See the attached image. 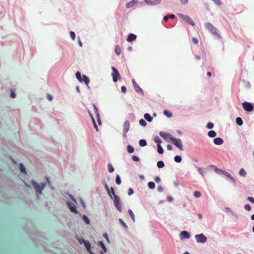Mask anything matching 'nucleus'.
Wrapping results in <instances>:
<instances>
[{
	"label": "nucleus",
	"instance_id": "nucleus-1",
	"mask_svg": "<svg viewBox=\"0 0 254 254\" xmlns=\"http://www.w3.org/2000/svg\"><path fill=\"white\" fill-rule=\"evenodd\" d=\"M205 27L213 35L216 36L218 38H221L220 35L217 32V29L213 26V25L210 23H206Z\"/></svg>",
	"mask_w": 254,
	"mask_h": 254
},
{
	"label": "nucleus",
	"instance_id": "nucleus-2",
	"mask_svg": "<svg viewBox=\"0 0 254 254\" xmlns=\"http://www.w3.org/2000/svg\"><path fill=\"white\" fill-rule=\"evenodd\" d=\"M31 184L35 189L37 194H41L42 193V190L45 187V184L44 183H41L39 185L34 181H32L31 182Z\"/></svg>",
	"mask_w": 254,
	"mask_h": 254
},
{
	"label": "nucleus",
	"instance_id": "nucleus-3",
	"mask_svg": "<svg viewBox=\"0 0 254 254\" xmlns=\"http://www.w3.org/2000/svg\"><path fill=\"white\" fill-rule=\"evenodd\" d=\"M171 142L175 146L178 147L181 150H184L183 145L180 139L173 137V138H172Z\"/></svg>",
	"mask_w": 254,
	"mask_h": 254
},
{
	"label": "nucleus",
	"instance_id": "nucleus-4",
	"mask_svg": "<svg viewBox=\"0 0 254 254\" xmlns=\"http://www.w3.org/2000/svg\"><path fill=\"white\" fill-rule=\"evenodd\" d=\"M112 76L114 82H117L118 78H120L121 76L118 70L114 66L112 67Z\"/></svg>",
	"mask_w": 254,
	"mask_h": 254
},
{
	"label": "nucleus",
	"instance_id": "nucleus-5",
	"mask_svg": "<svg viewBox=\"0 0 254 254\" xmlns=\"http://www.w3.org/2000/svg\"><path fill=\"white\" fill-rule=\"evenodd\" d=\"M179 16L183 21L188 22V23L192 26L194 25V23L193 22V20L189 16L187 15H184L182 14H179Z\"/></svg>",
	"mask_w": 254,
	"mask_h": 254
},
{
	"label": "nucleus",
	"instance_id": "nucleus-6",
	"mask_svg": "<svg viewBox=\"0 0 254 254\" xmlns=\"http://www.w3.org/2000/svg\"><path fill=\"white\" fill-rule=\"evenodd\" d=\"M242 106L244 109L247 112H251L254 109L253 105L247 102H244L242 103Z\"/></svg>",
	"mask_w": 254,
	"mask_h": 254
},
{
	"label": "nucleus",
	"instance_id": "nucleus-7",
	"mask_svg": "<svg viewBox=\"0 0 254 254\" xmlns=\"http://www.w3.org/2000/svg\"><path fill=\"white\" fill-rule=\"evenodd\" d=\"M159 135L167 141H171L172 138H173L171 134L164 131H160L159 132Z\"/></svg>",
	"mask_w": 254,
	"mask_h": 254
},
{
	"label": "nucleus",
	"instance_id": "nucleus-8",
	"mask_svg": "<svg viewBox=\"0 0 254 254\" xmlns=\"http://www.w3.org/2000/svg\"><path fill=\"white\" fill-rule=\"evenodd\" d=\"M123 135L125 137L127 136V133L128 132L130 127V123L129 121H126L124 122L123 125Z\"/></svg>",
	"mask_w": 254,
	"mask_h": 254
},
{
	"label": "nucleus",
	"instance_id": "nucleus-9",
	"mask_svg": "<svg viewBox=\"0 0 254 254\" xmlns=\"http://www.w3.org/2000/svg\"><path fill=\"white\" fill-rule=\"evenodd\" d=\"M114 202L117 209L120 212H122L121 206L120 203V198L118 195H115Z\"/></svg>",
	"mask_w": 254,
	"mask_h": 254
},
{
	"label": "nucleus",
	"instance_id": "nucleus-10",
	"mask_svg": "<svg viewBox=\"0 0 254 254\" xmlns=\"http://www.w3.org/2000/svg\"><path fill=\"white\" fill-rule=\"evenodd\" d=\"M195 239L198 243H203L206 242L207 238L202 234L199 235H196L195 236Z\"/></svg>",
	"mask_w": 254,
	"mask_h": 254
},
{
	"label": "nucleus",
	"instance_id": "nucleus-11",
	"mask_svg": "<svg viewBox=\"0 0 254 254\" xmlns=\"http://www.w3.org/2000/svg\"><path fill=\"white\" fill-rule=\"evenodd\" d=\"M215 171L218 172L220 174H223V175L227 176V177L229 178L231 180L234 181V178L231 176V175L229 173H228L227 172H226V171H224V170H221V169H217V168H216L215 169Z\"/></svg>",
	"mask_w": 254,
	"mask_h": 254
},
{
	"label": "nucleus",
	"instance_id": "nucleus-12",
	"mask_svg": "<svg viewBox=\"0 0 254 254\" xmlns=\"http://www.w3.org/2000/svg\"><path fill=\"white\" fill-rule=\"evenodd\" d=\"M132 83L135 89V91L138 93L143 92L142 89L138 85L134 79L132 80Z\"/></svg>",
	"mask_w": 254,
	"mask_h": 254
},
{
	"label": "nucleus",
	"instance_id": "nucleus-13",
	"mask_svg": "<svg viewBox=\"0 0 254 254\" xmlns=\"http://www.w3.org/2000/svg\"><path fill=\"white\" fill-rule=\"evenodd\" d=\"M82 240L87 251L89 253L91 252V245L90 243L88 241H85L84 239H82Z\"/></svg>",
	"mask_w": 254,
	"mask_h": 254
},
{
	"label": "nucleus",
	"instance_id": "nucleus-14",
	"mask_svg": "<svg viewBox=\"0 0 254 254\" xmlns=\"http://www.w3.org/2000/svg\"><path fill=\"white\" fill-rule=\"evenodd\" d=\"M213 142L216 145H221L223 143L224 141L221 137H217L214 139Z\"/></svg>",
	"mask_w": 254,
	"mask_h": 254
},
{
	"label": "nucleus",
	"instance_id": "nucleus-15",
	"mask_svg": "<svg viewBox=\"0 0 254 254\" xmlns=\"http://www.w3.org/2000/svg\"><path fill=\"white\" fill-rule=\"evenodd\" d=\"M69 205V208L71 212H73L75 214H77L78 213V211L76 209L75 206L74 204H71L69 203H68Z\"/></svg>",
	"mask_w": 254,
	"mask_h": 254
},
{
	"label": "nucleus",
	"instance_id": "nucleus-16",
	"mask_svg": "<svg viewBox=\"0 0 254 254\" xmlns=\"http://www.w3.org/2000/svg\"><path fill=\"white\" fill-rule=\"evenodd\" d=\"M136 38V36L133 34H129L127 38V42H131L133 40H135Z\"/></svg>",
	"mask_w": 254,
	"mask_h": 254
},
{
	"label": "nucleus",
	"instance_id": "nucleus-17",
	"mask_svg": "<svg viewBox=\"0 0 254 254\" xmlns=\"http://www.w3.org/2000/svg\"><path fill=\"white\" fill-rule=\"evenodd\" d=\"M136 3V2L134 0H132L126 4V7L127 8H130L134 6Z\"/></svg>",
	"mask_w": 254,
	"mask_h": 254
},
{
	"label": "nucleus",
	"instance_id": "nucleus-18",
	"mask_svg": "<svg viewBox=\"0 0 254 254\" xmlns=\"http://www.w3.org/2000/svg\"><path fill=\"white\" fill-rule=\"evenodd\" d=\"M144 118L146 121H147L149 122H151L152 120V118L148 113H146L144 114Z\"/></svg>",
	"mask_w": 254,
	"mask_h": 254
},
{
	"label": "nucleus",
	"instance_id": "nucleus-19",
	"mask_svg": "<svg viewBox=\"0 0 254 254\" xmlns=\"http://www.w3.org/2000/svg\"><path fill=\"white\" fill-rule=\"evenodd\" d=\"M82 81H83L85 84L88 86L89 83V78L85 75H82Z\"/></svg>",
	"mask_w": 254,
	"mask_h": 254
},
{
	"label": "nucleus",
	"instance_id": "nucleus-20",
	"mask_svg": "<svg viewBox=\"0 0 254 254\" xmlns=\"http://www.w3.org/2000/svg\"><path fill=\"white\" fill-rule=\"evenodd\" d=\"M127 151L129 153H132L134 152V148L130 145H128L127 146Z\"/></svg>",
	"mask_w": 254,
	"mask_h": 254
},
{
	"label": "nucleus",
	"instance_id": "nucleus-21",
	"mask_svg": "<svg viewBox=\"0 0 254 254\" xmlns=\"http://www.w3.org/2000/svg\"><path fill=\"white\" fill-rule=\"evenodd\" d=\"M181 235L185 238L188 239L190 238V234L187 231H182L181 232Z\"/></svg>",
	"mask_w": 254,
	"mask_h": 254
},
{
	"label": "nucleus",
	"instance_id": "nucleus-22",
	"mask_svg": "<svg viewBox=\"0 0 254 254\" xmlns=\"http://www.w3.org/2000/svg\"><path fill=\"white\" fill-rule=\"evenodd\" d=\"M93 107L95 114L96 115V117L98 118L99 116H100L98 109L97 107L95 106V104L93 105Z\"/></svg>",
	"mask_w": 254,
	"mask_h": 254
},
{
	"label": "nucleus",
	"instance_id": "nucleus-23",
	"mask_svg": "<svg viewBox=\"0 0 254 254\" xmlns=\"http://www.w3.org/2000/svg\"><path fill=\"white\" fill-rule=\"evenodd\" d=\"M89 113L90 116L92 118V120L93 121L94 127L95 128L96 131H98V128L96 124L95 120H94L93 116L92 115L91 113L89 111Z\"/></svg>",
	"mask_w": 254,
	"mask_h": 254
},
{
	"label": "nucleus",
	"instance_id": "nucleus-24",
	"mask_svg": "<svg viewBox=\"0 0 254 254\" xmlns=\"http://www.w3.org/2000/svg\"><path fill=\"white\" fill-rule=\"evenodd\" d=\"M208 135L210 137H214L216 135V133L214 130H210L208 132Z\"/></svg>",
	"mask_w": 254,
	"mask_h": 254
},
{
	"label": "nucleus",
	"instance_id": "nucleus-25",
	"mask_svg": "<svg viewBox=\"0 0 254 254\" xmlns=\"http://www.w3.org/2000/svg\"><path fill=\"white\" fill-rule=\"evenodd\" d=\"M139 144L140 146L143 147L146 145L147 142L144 139H140L139 141Z\"/></svg>",
	"mask_w": 254,
	"mask_h": 254
},
{
	"label": "nucleus",
	"instance_id": "nucleus-26",
	"mask_svg": "<svg viewBox=\"0 0 254 254\" xmlns=\"http://www.w3.org/2000/svg\"><path fill=\"white\" fill-rule=\"evenodd\" d=\"M236 123L240 126H242L243 123L242 119L240 117H237L236 119Z\"/></svg>",
	"mask_w": 254,
	"mask_h": 254
},
{
	"label": "nucleus",
	"instance_id": "nucleus-27",
	"mask_svg": "<svg viewBox=\"0 0 254 254\" xmlns=\"http://www.w3.org/2000/svg\"><path fill=\"white\" fill-rule=\"evenodd\" d=\"M239 174L241 176L245 177L246 176V172L244 169H241L239 171Z\"/></svg>",
	"mask_w": 254,
	"mask_h": 254
},
{
	"label": "nucleus",
	"instance_id": "nucleus-28",
	"mask_svg": "<svg viewBox=\"0 0 254 254\" xmlns=\"http://www.w3.org/2000/svg\"><path fill=\"white\" fill-rule=\"evenodd\" d=\"M175 17V15L174 14H171V15H166L164 17V19L165 21H167L168 20V19L170 18H172V19H173Z\"/></svg>",
	"mask_w": 254,
	"mask_h": 254
},
{
	"label": "nucleus",
	"instance_id": "nucleus-29",
	"mask_svg": "<svg viewBox=\"0 0 254 254\" xmlns=\"http://www.w3.org/2000/svg\"><path fill=\"white\" fill-rule=\"evenodd\" d=\"M128 212L129 215L131 217L132 220H133V221L135 222L134 215V214H133V212L132 211V210L131 209H128Z\"/></svg>",
	"mask_w": 254,
	"mask_h": 254
},
{
	"label": "nucleus",
	"instance_id": "nucleus-30",
	"mask_svg": "<svg viewBox=\"0 0 254 254\" xmlns=\"http://www.w3.org/2000/svg\"><path fill=\"white\" fill-rule=\"evenodd\" d=\"M157 167L159 168H162L164 167V163L162 161H159L157 163Z\"/></svg>",
	"mask_w": 254,
	"mask_h": 254
},
{
	"label": "nucleus",
	"instance_id": "nucleus-31",
	"mask_svg": "<svg viewBox=\"0 0 254 254\" xmlns=\"http://www.w3.org/2000/svg\"><path fill=\"white\" fill-rule=\"evenodd\" d=\"M82 219L86 224H89L90 223V220L88 217L86 216V215H84L82 216Z\"/></svg>",
	"mask_w": 254,
	"mask_h": 254
},
{
	"label": "nucleus",
	"instance_id": "nucleus-32",
	"mask_svg": "<svg viewBox=\"0 0 254 254\" xmlns=\"http://www.w3.org/2000/svg\"><path fill=\"white\" fill-rule=\"evenodd\" d=\"M75 75H76V78L80 82H81L82 81V77H81V74H80V72L79 71H77L76 74H75Z\"/></svg>",
	"mask_w": 254,
	"mask_h": 254
},
{
	"label": "nucleus",
	"instance_id": "nucleus-33",
	"mask_svg": "<svg viewBox=\"0 0 254 254\" xmlns=\"http://www.w3.org/2000/svg\"><path fill=\"white\" fill-rule=\"evenodd\" d=\"M154 141L157 143V145H160L161 143V140L158 136H156L154 137Z\"/></svg>",
	"mask_w": 254,
	"mask_h": 254
},
{
	"label": "nucleus",
	"instance_id": "nucleus-34",
	"mask_svg": "<svg viewBox=\"0 0 254 254\" xmlns=\"http://www.w3.org/2000/svg\"><path fill=\"white\" fill-rule=\"evenodd\" d=\"M157 151L159 154H162L164 152V150L161 147V145H157Z\"/></svg>",
	"mask_w": 254,
	"mask_h": 254
},
{
	"label": "nucleus",
	"instance_id": "nucleus-35",
	"mask_svg": "<svg viewBox=\"0 0 254 254\" xmlns=\"http://www.w3.org/2000/svg\"><path fill=\"white\" fill-rule=\"evenodd\" d=\"M148 187L151 189H154L155 187V185L154 182H150L148 184Z\"/></svg>",
	"mask_w": 254,
	"mask_h": 254
},
{
	"label": "nucleus",
	"instance_id": "nucleus-36",
	"mask_svg": "<svg viewBox=\"0 0 254 254\" xmlns=\"http://www.w3.org/2000/svg\"><path fill=\"white\" fill-rule=\"evenodd\" d=\"M20 170L22 173H26L25 168L22 163L20 164Z\"/></svg>",
	"mask_w": 254,
	"mask_h": 254
},
{
	"label": "nucleus",
	"instance_id": "nucleus-37",
	"mask_svg": "<svg viewBox=\"0 0 254 254\" xmlns=\"http://www.w3.org/2000/svg\"><path fill=\"white\" fill-rule=\"evenodd\" d=\"M115 52L118 55H119L121 54V49L119 45H117L116 46Z\"/></svg>",
	"mask_w": 254,
	"mask_h": 254
},
{
	"label": "nucleus",
	"instance_id": "nucleus-38",
	"mask_svg": "<svg viewBox=\"0 0 254 254\" xmlns=\"http://www.w3.org/2000/svg\"><path fill=\"white\" fill-rule=\"evenodd\" d=\"M174 160L177 163H180L182 161V157L180 156H176L174 157Z\"/></svg>",
	"mask_w": 254,
	"mask_h": 254
},
{
	"label": "nucleus",
	"instance_id": "nucleus-39",
	"mask_svg": "<svg viewBox=\"0 0 254 254\" xmlns=\"http://www.w3.org/2000/svg\"><path fill=\"white\" fill-rule=\"evenodd\" d=\"M119 220L120 223L122 224V225L124 227H125L126 229H127L128 228V227L127 225V224H126V223L121 218H120Z\"/></svg>",
	"mask_w": 254,
	"mask_h": 254
},
{
	"label": "nucleus",
	"instance_id": "nucleus-40",
	"mask_svg": "<svg viewBox=\"0 0 254 254\" xmlns=\"http://www.w3.org/2000/svg\"><path fill=\"white\" fill-rule=\"evenodd\" d=\"M164 114L168 118H170L172 116V113L167 110L164 111Z\"/></svg>",
	"mask_w": 254,
	"mask_h": 254
},
{
	"label": "nucleus",
	"instance_id": "nucleus-41",
	"mask_svg": "<svg viewBox=\"0 0 254 254\" xmlns=\"http://www.w3.org/2000/svg\"><path fill=\"white\" fill-rule=\"evenodd\" d=\"M108 171L110 173H112L114 172V169L111 164H109L108 165Z\"/></svg>",
	"mask_w": 254,
	"mask_h": 254
},
{
	"label": "nucleus",
	"instance_id": "nucleus-42",
	"mask_svg": "<svg viewBox=\"0 0 254 254\" xmlns=\"http://www.w3.org/2000/svg\"><path fill=\"white\" fill-rule=\"evenodd\" d=\"M104 187L106 190V191L108 192V193H109V195L112 197L111 194V192H110V189L109 188V187L108 186L107 184H104Z\"/></svg>",
	"mask_w": 254,
	"mask_h": 254
},
{
	"label": "nucleus",
	"instance_id": "nucleus-43",
	"mask_svg": "<svg viewBox=\"0 0 254 254\" xmlns=\"http://www.w3.org/2000/svg\"><path fill=\"white\" fill-rule=\"evenodd\" d=\"M139 124L142 127H145L147 124L146 122L143 119L140 120L139 121Z\"/></svg>",
	"mask_w": 254,
	"mask_h": 254
},
{
	"label": "nucleus",
	"instance_id": "nucleus-44",
	"mask_svg": "<svg viewBox=\"0 0 254 254\" xmlns=\"http://www.w3.org/2000/svg\"><path fill=\"white\" fill-rule=\"evenodd\" d=\"M116 183H117V184L118 185H120L121 183V178L119 176V175H117L116 176Z\"/></svg>",
	"mask_w": 254,
	"mask_h": 254
},
{
	"label": "nucleus",
	"instance_id": "nucleus-45",
	"mask_svg": "<svg viewBox=\"0 0 254 254\" xmlns=\"http://www.w3.org/2000/svg\"><path fill=\"white\" fill-rule=\"evenodd\" d=\"M194 196L196 198H199L201 196V193L198 191H195L194 192Z\"/></svg>",
	"mask_w": 254,
	"mask_h": 254
},
{
	"label": "nucleus",
	"instance_id": "nucleus-46",
	"mask_svg": "<svg viewBox=\"0 0 254 254\" xmlns=\"http://www.w3.org/2000/svg\"><path fill=\"white\" fill-rule=\"evenodd\" d=\"M99 245L101 246V247H102L103 250L104 251V252H106L107 249H106V248L105 245L104 244V243L102 241H100Z\"/></svg>",
	"mask_w": 254,
	"mask_h": 254
},
{
	"label": "nucleus",
	"instance_id": "nucleus-47",
	"mask_svg": "<svg viewBox=\"0 0 254 254\" xmlns=\"http://www.w3.org/2000/svg\"><path fill=\"white\" fill-rule=\"evenodd\" d=\"M214 127V125L213 123H208L207 125H206V127L208 128V129H211L213 127Z\"/></svg>",
	"mask_w": 254,
	"mask_h": 254
},
{
	"label": "nucleus",
	"instance_id": "nucleus-48",
	"mask_svg": "<svg viewBox=\"0 0 254 254\" xmlns=\"http://www.w3.org/2000/svg\"><path fill=\"white\" fill-rule=\"evenodd\" d=\"M132 159L134 162H138L139 161V158L135 155L132 156Z\"/></svg>",
	"mask_w": 254,
	"mask_h": 254
},
{
	"label": "nucleus",
	"instance_id": "nucleus-49",
	"mask_svg": "<svg viewBox=\"0 0 254 254\" xmlns=\"http://www.w3.org/2000/svg\"><path fill=\"white\" fill-rule=\"evenodd\" d=\"M70 37L71 38V39L73 40H75V33L73 31H70Z\"/></svg>",
	"mask_w": 254,
	"mask_h": 254
},
{
	"label": "nucleus",
	"instance_id": "nucleus-50",
	"mask_svg": "<svg viewBox=\"0 0 254 254\" xmlns=\"http://www.w3.org/2000/svg\"><path fill=\"white\" fill-rule=\"evenodd\" d=\"M244 208L247 211H250L251 209V206L248 204H245L244 206Z\"/></svg>",
	"mask_w": 254,
	"mask_h": 254
},
{
	"label": "nucleus",
	"instance_id": "nucleus-51",
	"mask_svg": "<svg viewBox=\"0 0 254 254\" xmlns=\"http://www.w3.org/2000/svg\"><path fill=\"white\" fill-rule=\"evenodd\" d=\"M133 193V190H132L131 188H129V189L128 190V194L129 195H131Z\"/></svg>",
	"mask_w": 254,
	"mask_h": 254
},
{
	"label": "nucleus",
	"instance_id": "nucleus-52",
	"mask_svg": "<svg viewBox=\"0 0 254 254\" xmlns=\"http://www.w3.org/2000/svg\"><path fill=\"white\" fill-rule=\"evenodd\" d=\"M192 42L194 44H197L198 42V40L197 38H193Z\"/></svg>",
	"mask_w": 254,
	"mask_h": 254
},
{
	"label": "nucleus",
	"instance_id": "nucleus-53",
	"mask_svg": "<svg viewBox=\"0 0 254 254\" xmlns=\"http://www.w3.org/2000/svg\"><path fill=\"white\" fill-rule=\"evenodd\" d=\"M121 90L123 93H125L127 91V88L125 86H122L121 87Z\"/></svg>",
	"mask_w": 254,
	"mask_h": 254
},
{
	"label": "nucleus",
	"instance_id": "nucleus-54",
	"mask_svg": "<svg viewBox=\"0 0 254 254\" xmlns=\"http://www.w3.org/2000/svg\"><path fill=\"white\" fill-rule=\"evenodd\" d=\"M248 200L251 201L252 203H254V198L251 196H249L248 197Z\"/></svg>",
	"mask_w": 254,
	"mask_h": 254
},
{
	"label": "nucleus",
	"instance_id": "nucleus-55",
	"mask_svg": "<svg viewBox=\"0 0 254 254\" xmlns=\"http://www.w3.org/2000/svg\"><path fill=\"white\" fill-rule=\"evenodd\" d=\"M47 98L48 99V100H49L50 101H52L53 99L52 96L49 94H47Z\"/></svg>",
	"mask_w": 254,
	"mask_h": 254
},
{
	"label": "nucleus",
	"instance_id": "nucleus-56",
	"mask_svg": "<svg viewBox=\"0 0 254 254\" xmlns=\"http://www.w3.org/2000/svg\"><path fill=\"white\" fill-rule=\"evenodd\" d=\"M15 96H16V95H15V93L14 92V91L13 90H11V94H10V97L12 98H14L15 97Z\"/></svg>",
	"mask_w": 254,
	"mask_h": 254
},
{
	"label": "nucleus",
	"instance_id": "nucleus-57",
	"mask_svg": "<svg viewBox=\"0 0 254 254\" xmlns=\"http://www.w3.org/2000/svg\"><path fill=\"white\" fill-rule=\"evenodd\" d=\"M181 3L184 5L187 3L188 0H180Z\"/></svg>",
	"mask_w": 254,
	"mask_h": 254
},
{
	"label": "nucleus",
	"instance_id": "nucleus-58",
	"mask_svg": "<svg viewBox=\"0 0 254 254\" xmlns=\"http://www.w3.org/2000/svg\"><path fill=\"white\" fill-rule=\"evenodd\" d=\"M167 148L168 150H172L173 149V147L171 144H168L167 145Z\"/></svg>",
	"mask_w": 254,
	"mask_h": 254
},
{
	"label": "nucleus",
	"instance_id": "nucleus-59",
	"mask_svg": "<svg viewBox=\"0 0 254 254\" xmlns=\"http://www.w3.org/2000/svg\"><path fill=\"white\" fill-rule=\"evenodd\" d=\"M155 181L157 183H159L160 182V179L159 177H156L155 178Z\"/></svg>",
	"mask_w": 254,
	"mask_h": 254
},
{
	"label": "nucleus",
	"instance_id": "nucleus-60",
	"mask_svg": "<svg viewBox=\"0 0 254 254\" xmlns=\"http://www.w3.org/2000/svg\"><path fill=\"white\" fill-rule=\"evenodd\" d=\"M97 118V121H98V123L99 125H101V119H100V116H99V117H96Z\"/></svg>",
	"mask_w": 254,
	"mask_h": 254
},
{
	"label": "nucleus",
	"instance_id": "nucleus-61",
	"mask_svg": "<svg viewBox=\"0 0 254 254\" xmlns=\"http://www.w3.org/2000/svg\"><path fill=\"white\" fill-rule=\"evenodd\" d=\"M104 237L106 238V239L108 241H109V238L108 237V235L107 233H105L104 234Z\"/></svg>",
	"mask_w": 254,
	"mask_h": 254
},
{
	"label": "nucleus",
	"instance_id": "nucleus-62",
	"mask_svg": "<svg viewBox=\"0 0 254 254\" xmlns=\"http://www.w3.org/2000/svg\"><path fill=\"white\" fill-rule=\"evenodd\" d=\"M111 192H112V194L114 195V196H115V195H116V194H115V191H114V189H113V187H111Z\"/></svg>",
	"mask_w": 254,
	"mask_h": 254
},
{
	"label": "nucleus",
	"instance_id": "nucleus-63",
	"mask_svg": "<svg viewBox=\"0 0 254 254\" xmlns=\"http://www.w3.org/2000/svg\"><path fill=\"white\" fill-rule=\"evenodd\" d=\"M139 178H140V179H141V180H144V177L143 175H140L139 176Z\"/></svg>",
	"mask_w": 254,
	"mask_h": 254
},
{
	"label": "nucleus",
	"instance_id": "nucleus-64",
	"mask_svg": "<svg viewBox=\"0 0 254 254\" xmlns=\"http://www.w3.org/2000/svg\"><path fill=\"white\" fill-rule=\"evenodd\" d=\"M198 171L201 174H202L203 173V170L201 168H198Z\"/></svg>",
	"mask_w": 254,
	"mask_h": 254
}]
</instances>
